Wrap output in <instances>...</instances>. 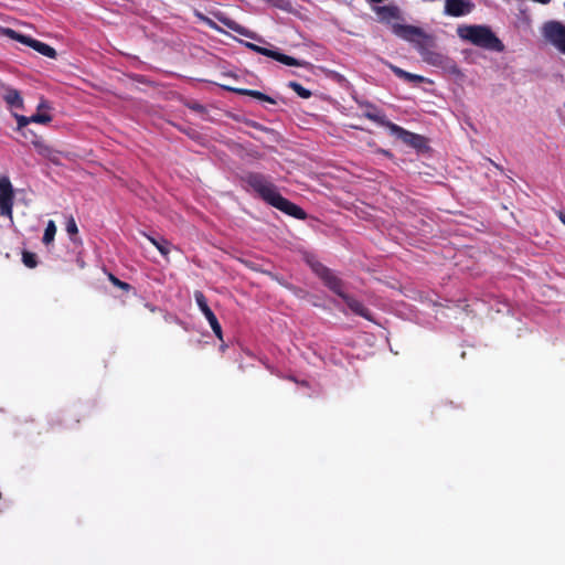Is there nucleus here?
<instances>
[{
    "label": "nucleus",
    "instance_id": "14",
    "mask_svg": "<svg viewBox=\"0 0 565 565\" xmlns=\"http://www.w3.org/2000/svg\"><path fill=\"white\" fill-rule=\"evenodd\" d=\"M375 12H376L377 17L380 18V20H382V21H390L391 19H394L397 17V9L394 7H388V6L377 7L375 9Z\"/></svg>",
    "mask_w": 565,
    "mask_h": 565
},
{
    "label": "nucleus",
    "instance_id": "9",
    "mask_svg": "<svg viewBox=\"0 0 565 565\" xmlns=\"http://www.w3.org/2000/svg\"><path fill=\"white\" fill-rule=\"evenodd\" d=\"M386 129H388L391 135L395 136L406 145L415 148H420L424 145V138L422 136L407 131L396 124H386Z\"/></svg>",
    "mask_w": 565,
    "mask_h": 565
},
{
    "label": "nucleus",
    "instance_id": "7",
    "mask_svg": "<svg viewBox=\"0 0 565 565\" xmlns=\"http://www.w3.org/2000/svg\"><path fill=\"white\" fill-rule=\"evenodd\" d=\"M6 33L11 39H14L23 44L29 45L30 47L34 49L36 52H39L40 54H42L46 57L54 58L56 56V51L52 46H50L43 42H40V41L31 39L29 36L19 34L14 30H11V29L6 30Z\"/></svg>",
    "mask_w": 565,
    "mask_h": 565
},
{
    "label": "nucleus",
    "instance_id": "6",
    "mask_svg": "<svg viewBox=\"0 0 565 565\" xmlns=\"http://www.w3.org/2000/svg\"><path fill=\"white\" fill-rule=\"evenodd\" d=\"M14 191L10 179L0 174V214L12 220Z\"/></svg>",
    "mask_w": 565,
    "mask_h": 565
},
{
    "label": "nucleus",
    "instance_id": "23",
    "mask_svg": "<svg viewBox=\"0 0 565 565\" xmlns=\"http://www.w3.org/2000/svg\"><path fill=\"white\" fill-rule=\"evenodd\" d=\"M194 298H195V302H196L198 307L200 308L201 312H203V311H205V309L210 308L207 306L204 295L201 291H195Z\"/></svg>",
    "mask_w": 565,
    "mask_h": 565
},
{
    "label": "nucleus",
    "instance_id": "11",
    "mask_svg": "<svg viewBox=\"0 0 565 565\" xmlns=\"http://www.w3.org/2000/svg\"><path fill=\"white\" fill-rule=\"evenodd\" d=\"M3 99L11 107H15V108L23 107V99H22L20 93L14 88H10V87L6 88L4 93H3Z\"/></svg>",
    "mask_w": 565,
    "mask_h": 565
},
{
    "label": "nucleus",
    "instance_id": "29",
    "mask_svg": "<svg viewBox=\"0 0 565 565\" xmlns=\"http://www.w3.org/2000/svg\"><path fill=\"white\" fill-rule=\"evenodd\" d=\"M391 70L393 71V73L398 76L399 78H404L405 74H406V71L397 67V66H394V65H391Z\"/></svg>",
    "mask_w": 565,
    "mask_h": 565
},
{
    "label": "nucleus",
    "instance_id": "1",
    "mask_svg": "<svg viewBox=\"0 0 565 565\" xmlns=\"http://www.w3.org/2000/svg\"><path fill=\"white\" fill-rule=\"evenodd\" d=\"M248 184L270 205L299 220L306 217L305 211L298 205L282 198L276 188L259 174L248 177Z\"/></svg>",
    "mask_w": 565,
    "mask_h": 565
},
{
    "label": "nucleus",
    "instance_id": "5",
    "mask_svg": "<svg viewBox=\"0 0 565 565\" xmlns=\"http://www.w3.org/2000/svg\"><path fill=\"white\" fill-rule=\"evenodd\" d=\"M392 31L398 38L415 44L418 50H422L429 39L422 29L413 25L394 23Z\"/></svg>",
    "mask_w": 565,
    "mask_h": 565
},
{
    "label": "nucleus",
    "instance_id": "4",
    "mask_svg": "<svg viewBox=\"0 0 565 565\" xmlns=\"http://www.w3.org/2000/svg\"><path fill=\"white\" fill-rule=\"evenodd\" d=\"M540 32L543 41L565 55V24L558 20L544 22Z\"/></svg>",
    "mask_w": 565,
    "mask_h": 565
},
{
    "label": "nucleus",
    "instance_id": "20",
    "mask_svg": "<svg viewBox=\"0 0 565 565\" xmlns=\"http://www.w3.org/2000/svg\"><path fill=\"white\" fill-rule=\"evenodd\" d=\"M288 86L295 92L297 93L298 96H300L301 98H309L311 96V92L307 88H305L303 86H301L299 83L297 82H290L288 84Z\"/></svg>",
    "mask_w": 565,
    "mask_h": 565
},
{
    "label": "nucleus",
    "instance_id": "27",
    "mask_svg": "<svg viewBox=\"0 0 565 565\" xmlns=\"http://www.w3.org/2000/svg\"><path fill=\"white\" fill-rule=\"evenodd\" d=\"M226 25L239 34L247 35L246 30L243 26H241L239 24H237L236 22H233V21L226 22Z\"/></svg>",
    "mask_w": 565,
    "mask_h": 565
},
{
    "label": "nucleus",
    "instance_id": "3",
    "mask_svg": "<svg viewBox=\"0 0 565 565\" xmlns=\"http://www.w3.org/2000/svg\"><path fill=\"white\" fill-rule=\"evenodd\" d=\"M312 269L333 292L344 299L345 303L353 312L364 317L367 320H371L369 310L360 301L352 299L343 294L340 279L330 269L326 268L319 263L313 264Z\"/></svg>",
    "mask_w": 565,
    "mask_h": 565
},
{
    "label": "nucleus",
    "instance_id": "13",
    "mask_svg": "<svg viewBox=\"0 0 565 565\" xmlns=\"http://www.w3.org/2000/svg\"><path fill=\"white\" fill-rule=\"evenodd\" d=\"M33 146L36 149L38 153L41 154L42 157L47 158L50 160L54 159L55 151L41 139H35L33 141Z\"/></svg>",
    "mask_w": 565,
    "mask_h": 565
},
{
    "label": "nucleus",
    "instance_id": "22",
    "mask_svg": "<svg viewBox=\"0 0 565 565\" xmlns=\"http://www.w3.org/2000/svg\"><path fill=\"white\" fill-rule=\"evenodd\" d=\"M366 117L386 128V124H393L392 121H388L384 115H381L379 113H367Z\"/></svg>",
    "mask_w": 565,
    "mask_h": 565
},
{
    "label": "nucleus",
    "instance_id": "21",
    "mask_svg": "<svg viewBox=\"0 0 565 565\" xmlns=\"http://www.w3.org/2000/svg\"><path fill=\"white\" fill-rule=\"evenodd\" d=\"M22 262L29 268H34L38 265V257L34 253L24 250L22 253Z\"/></svg>",
    "mask_w": 565,
    "mask_h": 565
},
{
    "label": "nucleus",
    "instance_id": "25",
    "mask_svg": "<svg viewBox=\"0 0 565 565\" xmlns=\"http://www.w3.org/2000/svg\"><path fill=\"white\" fill-rule=\"evenodd\" d=\"M403 79H405L407 82H413V83H423L425 81V77L422 75L406 72Z\"/></svg>",
    "mask_w": 565,
    "mask_h": 565
},
{
    "label": "nucleus",
    "instance_id": "19",
    "mask_svg": "<svg viewBox=\"0 0 565 565\" xmlns=\"http://www.w3.org/2000/svg\"><path fill=\"white\" fill-rule=\"evenodd\" d=\"M31 122L46 125L52 121V116L49 113L38 111L30 116Z\"/></svg>",
    "mask_w": 565,
    "mask_h": 565
},
{
    "label": "nucleus",
    "instance_id": "10",
    "mask_svg": "<svg viewBox=\"0 0 565 565\" xmlns=\"http://www.w3.org/2000/svg\"><path fill=\"white\" fill-rule=\"evenodd\" d=\"M473 7L472 0H445V14L450 17L467 15Z\"/></svg>",
    "mask_w": 565,
    "mask_h": 565
},
{
    "label": "nucleus",
    "instance_id": "18",
    "mask_svg": "<svg viewBox=\"0 0 565 565\" xmlns=\"http://www.w3.org/2000/svg\"><path fill=\"white\" fill-rule=\"evenodd\" d=\"M55 234H56V225H55L54 221L50 220L46 224V227H45V231L43 234V238H42L43 243L45 245L51 244L54 241Z\"/></svg>",
    "mask_w": 565,
    "mask_h": 565
},
{
    "label": "nucleus",
    "instance_id": "32",
    "mask_svg": "<svg viewBox=\"0 0 565 565\" xmlns=\"http://www.w3.org/2000/svg\"><path fill=\"white\" fill-rule=\"evenodd\" d=\"M371 2H376V3H380V2H383L384 0H370Z\"/></svg>",
    "mask_w": 565,
    "mask_h": 565
},
{
    "label": "nucleus",
    "instance_id": "17",
    "mask_svg": "<svg viewBox=\"0 0 565 565\" xmlns=\"http://www.w3.org/2000/svg\"><path fill=\"white\" fill-rule=\"evenodd\" d=\"M147 238L158 248L161 255L167 256L170 253V243L163 238H154L146 235Z\"/></svg>",
    "mask_w": 565,
    "mask_h": 565
},
{
    "label": "nucleus",
    "instance_id": "2",
    "mask_svg": "<svg viewBox=\"0 0 565 565\" xmlns=\"http://www.w3.org/2000/svg\"><path fill=\"white\" fill-rule=\"evenodd\" d=\"M457 34L462 41L469 42L484 50L493 52H502L504 50V45L501 40L487 25L462 24L457 28Z\"/></svg>",
    "mask_w": 565,
    "mask_h": 565
},
{
    "label": "nucleus",
    "instance_id": "28",
    "mask_svg": "<svg viewBox=\"0 0 565 565\" xmlns=\"http://www.w3.org/2000/svg\"><path fill=\"white\" fill-rule=\"evenodd\" d=\"M109 279L110 281L121 288V289H125V290H128L130 288V286L127 284V282H124V281H120L118 278H116L114 275H109Z\"/></svg>",
    "mask_w": 565,
    "mask_h": 565
},
{
    "label": "nucleus",
    "instance_id": "15",
    "mask_svg": "<svg viewBox=\"0 0 565 565\" xmlns=\"http://www.w3.org/2000/svg\"><path fill=\"white\" fill-rule=\"evenodd\" d=\"M419 51L424 60L433 65H441L445 60V56L443 54L427 51L425 50V46Z\"/></svg>",
    "mask_w": 565,
    "mask_h": 565
},
{
    "label": "nucleus",
    "instance_id": "30",
    "mask_svg": "<svg viewBox=\"0 0 565 565\" xmlns=\"http://www.w3.org/2000/svg\"><path fill=\"white\" fill-rule=\"evenodd\" d=\"M50 109H51V107L46 100H41V103L38 105V111L46 113V110H50Z\"/></svg>",
    "mask_w": 565,
    "mask_h": 565
},
{
    "label": "nucleus",
    "instance_id": "31",
    "mask_svg": "<svg viewBox=\"0 0 565 565\" xmlns=\"http://www.w3.org/2000/svg\"><path fill=\"white\" fill-rule=\"evenodd\" d=\"M558 218L561 220V222L565 225V213L563 212H558Z\"/></svg>",
    "mask_w": 565,
    "mask_h": 565
},
{
    "label": "nucleus",
    "instance_id": "12",
    "mask_svg": "<svg viewBox=\"0 0 565 565\" xmlns=\"http://www.w3.org/2000/svg\"><path fill=\"white\" fill-rule=\"evenodd\" d=\"M206 320L209 321L210 327L212 328L214 334L222 340V328L221 324L217 321V318L213 313V311L209 308L205 309V311L202 312Z\"/></svg>",
    "mask_w": 565,
    "mask_h": 565
},
{
    "label": "nucleus",
    "instance_id": "24",
    "mask_svg": "<svg viewBox=\"0 0 565 565\" xmlns=\"http://www.w3.org/2000/svg\"><path fill=\"white\" fill-rule=\"evenodd\" d=\"M13 117L17 120L18 130H21L24 127H26L29 124H31L30 117L19 115V114H13Z\"/></svg>",
    "mask_w": 565,
    "mask_h": 565
},
{
    "label": "nucleus",
    "instance_id": "26",
    "mask_svg": "<svg viewBox=\"0 0 565 565\" xmlns=\"http://www.w3.org/2000/svg\"><path fill=\"white\" fill-rule=\"evenodd\" d=\"M66 232L70 234V235H75L77 234L78 232V228H77V225H76V222L73 217H71L68 221H67V224H66Z\"/></svg>",
    "mask_w": 565,
    "mask_h": 565
},
{
    "label": "nucleus",
    "instance_id": "8",
    "mask_svg": "<svg viewBox=\"0 0 565 565\" xmlns=\"http://www.w3.org/2000/svg\"><path fill=\"white\" fill-rule=\"evenodd\" d=\"M248 49H250L252 51L256 52V53H259V54H263L265 56H268V57H271L285 65H288V66H303L305 63L303 62H300L289 55H286V54H282L278 51H275V50H271V49H267V47H263V46H259V45H256L254 43H249L247 42L245 44Z\"/></svg>",
    "mask_w": 565,
    "mask_h": 565
},
{
    "label": "nucleus",
    "instance_id": "16",
    "mask_svg": "<svg viewBox=\"0 0 565 565\" xmlns=\"http://www.w3.org/2000/svg\"><path fill=\"white\" fill-rule=\"evenodd\" d=\"M234 90L237 92L238 94L248 95V96H252L254 98H257V99H260V100H265V102H268L270 104H275V100L271 97H269V96H267V95H265V94H263V93H260L258 90L245 89V88H237V89H234Z\"/></svg>",
    "mask_w": 565,
    "mask_h": 565
}]
</instances>
